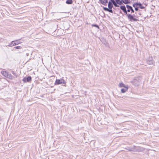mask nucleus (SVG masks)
<instances>
[{
  "label": "nucleus",
  "mask_w": 159,
  "mask_h": 159,
  "mask_svg": "<svg viewBox=\"0 0 159 159\" xmlns=\"http://www.w3.org/2000/svg\"><path fill=\"white\" fill-rule=\"evenodd\" d=\"M141 80V77H136L131 81V83L135 86H138Z\"/></svg>",
  "instance_id": "obj_1"
},
{
  "label": "nucleus",
  "mask_w": 159,
  "mask_h": 159,
  "mask_svg": "<svg viewBox=\"0 0 159 159\" xmlns=\"http://www.w3.org/2000/svg\"><path fill=\"white\" fill-rule=\"evenodd\" d=\"M135 148V147L134 146L131 148L128 147L127 148H126V149L129 151H143V148L137 147L136 148Z\"/></svg>",
  "instance_id": "obj_2"
},
{
  "label": "nucleus",
  "mask_w": 159,
  "mask_h": 159,
  "mask_svg": "<svg viewBox=\"0 0 159 159\" xmlns=\"http://www.w3.org/2000/svg\"><path fill=\"white\" fill-rule=\"evenodd\" d=\"M66 83V82L63 79H61L60 80H56L55 82V85H58L61 84Z\"/></svg>",
  "instance_id": "obj_3"
},
{
  "label": "nucleus",
  "mask_w": 159,
  "mask_h": 159,
  "mask_svg": "<svg viewBox=\"0 0 159 159\" xmlns=\"http://www.w3.org/2000/svg\"><path fill=\"white\" fill-rule=\"evenodd\" d=\"M127 16L128 19H129L130 21H136L138 20L137 19L134 18V16L131 15L130 14H127Z\"/></svg>",
  "instance_id": "obj_4"
},
{
  "label": "nucleus",
  "mask_w": 159,
  "mask_h": 159,
  "mask_svg": "<svg viewBox=\"0 0 159 159\" xmlns=\"http://www.w3.org/2000/svg\"><path fill=\"white\" fill-rule=\"evenodd\" d=\"M2 74L4 76L7 77H8L9 78H10V79H11L12 77H10V76L8 75V73L5 71H2L1 72Z\"/></svg>",
  "instance_id": "obj_5"
},
{
  "label": "nucleus",
  "mask_w": 159,
  "mask_h": 159,
  "mask_svg": "<svg viewBox=\"0 0 159 159\" xmlns=\"http://www.w3.org/2000/svg\"><path fill=\"white\" fill-rule=\"evenodd\" d=\"M31 80V78L30 76H28L27 78H24L23 79V81L24 82H27L30 81Z\"/></svg>",
  "instance_id": "obj_6"
},
{
  "label": "nucleus",
  "mask_w": 159,
  "mask_h": 159,
  "mask_svg": "<svg viewBox=\"0 0 159 159\" xmlns=\"http://www.w3.org/2000/svg\"><path fill=\"white\" fill-rule=\"evenodd\" d=\"M150 60H147V63L150 65H154V62L152 60V59L150 58Z\"/></svg>",
  "instance_id": "obj_7"
},
{
  "label": "nucleus",
  "mask_w": 159,
  "mask_h": 159,
  "mask_svg": "<svg viewBox=\"0 0 159 159\" xmlns=\"http://www.w3.org/2000/svg\"><path fill=\"white\" fill-rule=\"evenodd\" d=\"M126 8L127 9V11L128 12H129L130 10L132 12H134V11L132 8V7L131 6H130L129 5H126Z\"/></svg>",
  "instance_id": "obj_8"
},
{
  "label": "nucleus",
  "mask_w": 159,
  "mask_h": 159,
  "mask_svg": "<svg viewBox=\"0 0 159 159\" xmlns=\"http://www.w3.org/2000/svg\"><path fill=\"white\" fill-rule=\"evenodd\" d=\"M120 9L125 13L126 14H127V12L126 9L125 7V6H121L120 7Z\"/></svg>",
  "instance_id": "obj_9"
},
{
  "label": "nucleus",
  "mask_w": 159,
  "mask_h": 159,
  "mask_svg": "<svg viewBox=\"0 0 159 159\" xmlns=\"http://www.w3.org/2000/svg\"><path fill=\"white\" fill-rule=\"evenodd\" d=\"M119 86L120 88H125L128 87V85H125L123 83L121 82L119 85Z\"/></svg>",
  "instance_id": "obj_10"
},
{
  "label": "nucleus",
  "mask_w": 159,
  "mask_h": 159,
  "mask_svg": "<svg viewBox=\"0 0 159 159\" xmlns=\"http://www.w3.org/2000/svg\"><path fill=\"white\" fill-rule=\"evenodd\" d=\"M128 87H126L125 88H123L121 89V92L122 93H125L128 90Z\"/></svg>",
  "instance_id": "obj_11"
},
{
  "label": "nucleus",
  "mask_w": 159,
  "mask_h": 159,
  "mask_svg": "<svg viewBox=\"0 0 159 159\" xmlns=\"http://www.w3.org/2000/svg\"><path fill=\"white\" fill-rule=\"evenodd\" d=\"M104 5H105L107 2V0H99Z\"/></svg>",
  "instance_id": "obj_12"
},
{
  "label": "nucleus",
  "mask_w": 159,
  "mask_h": 159,
  "mask_svg": "<svg viewBox=\"0 0 159 159\" xmlns=\"http://www.w3.org/2000/svg\"><path fill=\"white\" fill-rule=\"evenodd\" d=\"M14 44L15 45H18L20 43H21L22 42L20 40H17L14 41Z\"/></svg>",
  "instance_id": "obj_13"
},
{
  "label": "nucleus",
  "mask_w": 159,
  "mask_h": 159,
  "mask_svg": "<svg viewBox=\"0 0 159 159\" xmlns=\"http://www.w3.org/2000/svg\"><path fill=\"white\" fill-rule=\"evenodd\" d=\"M116 2L117 4L120 5L122 4L123 2L122 0H116Z\"/></svg>",
  "instance_id": "obj_14"
},
{
  "label": "nucleus",
  "mask_w": 159,
  "mask_h": 159,
  "mask_svg": "<svg viewBox=\"0 0 159 159\" xmlns=\"http://www.w3.org/2000/svg\"><path fill=\"white\" fill-rule=\"evenodd\" d=\"M123 2L125 4H127L130 2L131 0H122Z\"/></svg>",
  "instance_id": "obj_15"
},
{
  "label": "nucleus",
  "mask_w": 159,
  "mask_h": 159,
  "mask_svg": "<svg viewBox=\"0 0 159 159\" xmlns=\"http://www.w3.org/2000/svg\"><path fill=\"white\" fill-rule=\"evenodd\" d=\"M14 41H12L8 45L9 47H12L14 45H15L14 44Z\"/></svg>",
  "instance_id": "obj_16"
},
{
  "label": "nucleus",
  "mask_w": 159,
  "mask_h": 159,
  "mask_svg": "<svg viewBox=\"0 0 159 159\" xmlns=\"http://www.w3.org/2000/svg\"><path fill=\"white\" fill-rule=\"evenodd\" d=\"M66 2L67 4H71L72 3V0H67Z\"/></svg>",
  "instance_id": "obj_17"
},
{
  "label": "nucleus",
  "mask_w": 159,
  "mask_h": 159,
  "mask_svg": "<svg viewBox=\"0 0 159 159\" xmlns=\"http://www.w3.org/2000/svg\"><path fill=\"white\" fill-rule=\"evenodd\" d=\"M135 6H139L140 7L141 6V4L140 3H137L133 5V6L134 7H135Z\"/></svg>",
  "instance_id": "obj_18"
},
{
  "label": "nucleus",
  "mask_w": 159,
  "mask_h": 159,
  "mask_svg": "<svg viewBox=\"0 0 159 159\" xmlns=\"http://www.w3.org/2000/svg\"><path fill=\"white\" fill-rule=\"evenodd\" d=\"M15 48L16 49H20L21 48L20 46H16V47Z\"/></svg>",
  "instance_id": "obj_19"
},
{
  "label": "nucleus",
  "mask_w": 159,
  "mask_h": 159,
  "mask_svg": "<svg viewBox=\"0 0 159 159\" xmlns=\"http://www.w3.org/2000/svg\"><path fill=\"white\" fill-rule=\"evenodd\" d=\"M113 4L115 7H119V5H117V3H116V2L115 3H114Z\"/></svg>",
  "instance_id": "obj_20"
},
{
  "label": "nucleus",
  "mask_w": 159,
  "mask_h": 159,
  "mask_svg": "<svg viewBox=\"0 0 159 159\" xmlns=\"http://www.w3.org/2000/svg\"><path fill=\"white\" fill-rule=\"evenodd\" d=\"M104 9L105 10H107L108 11H109V9H108V8H106V7H104Z\"/></svg>",
  "instance_id": "obj_21"
},
{
  "label": "nucleus",
  "mask_w": 159,
  "mask_h": 159,
  "mask_svg": "<svg viewBox=\"0 0 159 159\" xmlns=\"http://www.w3.org/2000/svg\"><path fill=\"white\" fill-rule=\"evenodd\" d=\"M92 26H95V27H96L97 28H98V25H92Z\"/></svg>",
  "instance_id": "obj_22"
},
{
  "label": "nucleus",
  "mask_w": 159,
  "mask_h": 159,
  "mask_svg": "<svg viewBox=\"0 0 159 159\" xmlns=\"http://www.w3.org/2000/svg\"><path fill=\"white\" fill-rule=\"evenodd\" d=\"M111 4L110 3V12H112V10H111Z\"/></svg>",
  "instance_id": "obj_23"
},
{
  "label": "nucleus",
  "mask_w": 159,
  "mask_h": 159,
  "mask_svg": "<svg viewBox=\"0 0 159 159\" xmlns=\"http://www.w3.org/2000/svg\"><path fill=\"white\" fill-rule=\"evenodd\" d=\"M136 6H135V7H134L135 8V9L136 11H138V9L137 7H136Z\"/></svg>",
  "instance_id": "obj_24"
},
{
  "label": "nucleus",
  "mask_w": 159,
  "mask_h": 159,
  "mask_svg": "<svg viewBox=\"0 0 159 159\" xmlns=\"http://www.w3.org/2000/svg\"><path fill=\"white\" fill-rule=\"evenodd\" d=\"M112 3L113 4L115 3V2L114 0H110Z\"/></svg>",
  "instance_id": "obj_25"
},
{
  "label": "nucleus",
  "mask_w": 159,
  "mask_h": 159,
  "mask_svg": "<svg viewBox=\"0 0 159 159\" xmlns=\"http://www.w3.org/2000/svg\"><path fill=\"white\" fill-rule=\"evenodd\" d=\"M139 7L141 9H143L144 8V7L142 6V5L141 6H140Z\"/></svg>",
  "instance_id": "obj_26"
},
{
  "label": "nucleus",
  "mask_w": 159,
  "mask_h": 159,
  "mask_svg": "<svg viewBox=\"0 0 159 159\" xmlns=\"http://www.w3.org/2000/svg\"><path fill=\"white\" fill-rule=\"evenodd\" d=\"M108 6L109 8V2L108 3Z\"/></svg>",
  "instance_id": "obj_27"
}]
</instances>
